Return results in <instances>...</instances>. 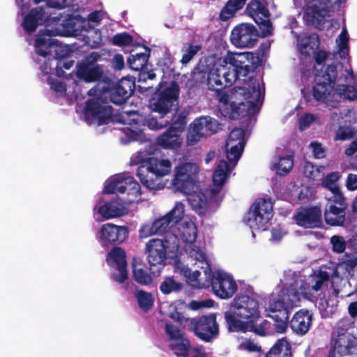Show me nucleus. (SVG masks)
Wrapping results in <instances>:
<instances>
[{
	"instance_id": "obj_6",
	"label": "nucleus",
	"mask_w": 357,
	"mask_h": 357,
	"mask_svg": "<svg viewBox=\"0 0 357 357\" xmlns=\"http://www.w3.org/2000/svg\"><path fill=\"white\" fill-rule=\"evenodd\" d=\"M179 94L180 87L176 81L160 82L151 100L152 112L165 117L177 105Z\"/></svg>"
},
{
	"instance_id": "obj_17",
	"label": "nucleus",
	"mask_w": 357,
	"mask_h": 357,
	"mask_svg": "<svg viewBox=\"0 0 357 357\" xmlns=\"http://www.w3.org/2000/svg\"><path fill=\"white\" fill-rule=\"evenodd\" d=\"M211 285L214 294L222 299L232 297L237 291V284L232 277L220 271L213 273Z\"/></svg>"
},
{
	"instance_id": "obj_41",
	"label": "nucleus",
	"mask_w": 357,
	"mask_h": 357,
	"mask_svg": "<svg viewBox=\"0 0 357 357\" xmlns=\"http://www.w3.org/2000/svg\"><path fill=\"white\" fill-rule=\"evenodd\" d=\"M197 120L207 135L215 134L221 129V124L218 121L209 116H201Z\"/></svg>"
},
{
	"instance_id": "obj_52",
	"label": "nucleus",
	"mask_w": 357,
	"mask_h": 357,
	"mask_svg": "<svg viewBox=\"0 0 357 357\" xmlns=\"http://www.w3.org/2000/svg\"><path fill=\"white\" fill-rule=\"evenodd\" d=\"M232 143L245 144V130L243 128H235L230 132L227 141V146H229V144Z\"/></svg>"
},
{
	"instance_id": "obj_18",
	"label": "nucleus",
	"mask_w": 357,
	"mask_h": 357,
	"mask_svg": "<svg viewBox=\"0 0 357 357\" xmlns=\"http://www.w3.org/2000/svg\"><path fill=\"white\" fill-rule=\"evenodd\" d=\"M167 248L165 241L159 238H152L146 243L145 254L151 267L158 266L162 268L165 266Z\"/></svg>"
},
{
	"instance_id": "obj_13",
	"label": "nucleus",
	"mask_w": 357,
	"mask_h": 357,
	"mask_svg": "<svg viewBox=\"0 0 357 357\" xmlns=\"http://www.w3.org/2000/svg\"><path fill=\"white\" fill-rule=\"evenodd\" d=\"M246 12L259 25L262 37L273 34V29L269 18V10L259 0L250 1L247 5Z\"/></svg>"
},
{
	"instance_id": "obj_7",
	"label": "nucleus",
	"mask_w": 357,
	"mask_h": 357,
	"mask_svg": "<svg viewBox=\"0 0 357 357\" xmlns=\"http://www.w3.org/2000/svg\"><path fill=\"white\" fill-rule=\"evenodd\" d=\"M273 204L271 198H259L251 205L245 221L251 228L266 230L273 215Z\"/></svg>"
},
{
	"instance_id": "obj_63",
	"label": "nucleus",
	"mask_w": 357,
	"mask_h": 357,
	"mask_svg": "<svg viewBox=\"0 0 357 357\" xmlns=\"http://www.w3.org/2000/svg\"><path fill=\"white\" fill-rule=\"evenodd\" d=\"M340 40L338 43L339 50L343 51L344 49H348L349 38L347 36V31L345 28L342 29L340 34L338 36Z\"/></svg>"
},
{
	"instance_id": "obj_27",
	"label": "nucleus",
	"mask_w": 357,
	"mask_h": 357,
	"mask_svg": "<svg viewBox=\"0 0 357 357\" xmlns=\"http://www.w3.org/2000/svg\"><path fill=\"white\" fill-rule=\"evenodd\" d=\"M45 8L38 6L31 9L24 17L22 26L26 33L34 32L44 22Z\"/></svg>"
},
{
	"instance_id": "obj_9",
	"label": "nucleus",
	"mask_w": 357,
	"mask_h": 357,
	"mask_svg": "<svg viewBox=\"0 0 357 357\" xmlns=\"http://www.w3.org/2000/svg\"><path fill=\"white\" fill-rule=\"evenodd\" d=\"M303 97L306 102H309L313 99L317 102L324 103L326 106L331 108H336L338 106L339 100L335 98L337 91L335 86L324 82L314 79V84L312 89V94L307 92L305 89L301 90Z\"/></svg>"
},
{
	"instance_id": "obj_62",
	"label": "nucleus",
	"mask_w": 357,
	"mask_h": 357,
	"mask_svg": "<svg viewBox=\"0 0 357 357\" xmlns=\"http://www.w3.org/2000/svg\"><path fill=\"white\" fill-rule=\"evenodd\" d=\"M345 356L357 354V338L349 335Z\"/></svg>"
},
{
	"instance_id": "obj_12",
	"label": "nucleus",
	"mask_w": 357,
	"mask_h": 357,
	"mask_svg": "<svg viewBox=\"0 0 357 357\" xmlns=\"http://www.w3.org/2000/svg\"><path fill=\"white\" fill-rule=\"evenodd\" d=\"M259 32L252 24L241 23L231 30L230 41L236 47H252L258 40Z\"/></svg>"
},
{
	"instance_id": "obj_48",
	"label": "nucleus",
	"mask_w": 357,
	"mask_h": 357,
	"mask_svg": "<svg viewBox=\"0 0 357 357\" xmlns=\"http://www.w3.org/2000/svg\"><path fill=\"white\" fill-rule=\"evenodd\" d=\"M245 144L232 143L229 146H226L227 158L230 162H237L241 158Z\"/></svg>"
},
{
	"instance_id": "obj_50",
	"label": "nucleus",
	"mask_w": 357,
	"mask_h": 357,
	"mask_svg": "<svg viewBox=\"0 0 357 357\" xmlns=\"http://www.w3.org/2000/svg\"><path fill=\"white\" fill-rule=\"evenodd\" d=\"M164 117L160 115L159 119L153 116L151 114L146 119V125L151 130H160L169 126V121L164 120Z\"/></svg>"
},
{
	"instance_id": "obj_46",
	"label": "nucleus",
	"mask_w": 357,
	"mask_h": 357,
	"mask_svg": "<svg viewBox=\"0 0 357 357\" xmlns=\"http://www.w3.org/2000/svg\"><path fill=\"white\" fill-rule=\"evenodd\" d=\"M185 214V206L181 202H178L175 204L174 208L165 214L174 225H176L181 221Z\"/></svg>"
},
{
	"instance_id": "obj_29",
	"label": "nucleus",
	"mask_w": 357,
	"mask_h": 357,
	"mask_svg": "<svg viewBox=\"0 0 357 357\" xmlns=\"http://www.w3.org/2000/svg\"><path fill=\"white\" fill-rule=\"evenodd\" d=\"M132 273L133 280L143 286H148L153 282L151 275L148 272L144 264L134 259L132 263Z\"/></svg>"
},
{
	"instance_id": "obj_42",
	"label": "nucleus",
	"mask_w": 357,
	"mask_h": 357,
	"mask_svg": "<svg viewBox=\"0 0 357 357\" xmlns=\"http://www.w3.org/2000/svg\"><path fill=\"white\" fill-rule=\"evenodd\" d=\"M55 40L51 38H38L35 41V49L38 54L46 56L51 54Z\"/></svg>"
},
{
	"instance_id": "obj_3",
	"label": "nucleus",
	"mask_w": 357,
	"mask_h": 357,
	"mask_svg": "<svg viewBox=\"0 0 357 357\" xmlns=\"http://www.w3.org/2000/svg\"><path fill=\"white\" fill-rule=\"evenodd\" d=\"M309 289L307 283L295 282L282 288L278 297L270 301L266 310L268 316L275 321L277 332L286 331L291 310L298 305L302 297L307 296Z\"/></svg>"
},
{
	"instance_id": "obj_61",
	"label": "nucleus",
	"mask_w": 357,
	"mask_h": 357,
	"mask_svg": "<svg viewBox=\"0 0 357 357\" xmlns=\"http://www.w3.org/2000/svg\"><path fill=\"white\" fill-rule=\"evenodd\" d=\"M137 71L139 72V82H146L147 79H153L155 77V74L154 73L153 70L149 69V66H146V68H143Z\"/></svg>"
},
{
	"instance_id": "obj_57",
	"label": "nucleus",
	"mask_w": 357,
	"mask_h": 357,
	"mask_svg": "<svg viewBox=\"0 0 357 357\" xmlns=\"http://www.w3.org/2000/svg\"><path fill=\"white\" fill-rule=\"evenodd\" d=\"M75 63V61L73 59H61L58 61L57 64L56 66V74L59 77L64 76L63 68L66 70L70 69Z\"/></svg>"
},
{
	"instance_id": "obj_22",
	"label": "nucleus",
	"mask_w": 357,
	"mask_h": 357,
	"mask_svg": "<svg viewBox=\"0 0 357 357\" xmlns=\"http://www.w3.org/2000/svg\"><path fill=\"white\" fill-rule=\"evenodd\" d=\"M174 226L171 220L165 215L151 223L143 225L139 229V236L141 238H146L153 235H164Z\"/></svg>"
},
{
	"instance_id": "obj_64",
	"label": "nucleus",
	"mask_w": 357,
	"mask_h": 357,
	"mask_svg": "<svg viewBox=\"0 0 357 357\" xmlns=\"http://www.w3.org/2000/svg\"><path fill=\"white\" fill-rule=\"evenodd\" d=\"M347 188L349 190L354 191L357 190V174H349L346 183Z\"/></svg>"
},
{
	"instance_id": "obj_15",
	"label": "nucleus",
	"mask_w": 357,
	"mask_h": 357,
	"mask_svg": "<svg viewBox=\"0 0 357 357\" xmlns=\"http://www.w3.org/2000/svg\"><path fill=\"white\" fill-rule=\"evenodd\" d=\"M84 111L86 119L95 120L101 126L109 122L113 108L104 102L102 98L98 97L89 99L85 103Z\"/></svg>"
},
{
	"instance_id": "obj_38",
	"label": "nucleus",
	"mask_w": 357,
	"mask_h": 357,
	"mask_svg": "<svg viewBox=\"0 0 357 357\" xmlns=\"http://www.w3.org/2000/svg\"><path fill=\"white\" fill-rule=\"evenodd\" d=\"M202 127L199 125L197 120L195 119L190 125L187 133L186 142L188 145L196 144L202 137L206 136Z\"/></svg>"
},
{
	"instance_id": "obj_36",
	"label": "nucleus",
	"mask_w": 357,
	"mask_h": 357,
	"mask_svg": "<svg viewBox=\"0 0 357 357\" xmlns=\"http://www.w3.org/2000/svg\"><path fill=\"white\" fill-rule=\"evenodd\" d=\"M181 238L188 243H194L197 237V228L191 221L183 222L178 228Z\"/></svg>"
},
{
	"instance_id": "obj_1",
	"label": "nucleus",
	"mask_w": 357,
	"mask_h": 357,
	"mask_svg": "<svg viewBox=\"0 0 357 357\" xmlns=\"http://www.w3.org/2000/svg\"><path fill=\"white\" fill-rule=\"evenodd\" d=\"M260 63L261 59L255 53L227 52L213 63H199L195 68L193 79L197 84H206L208 90L215 91L218 100L228 105L229 96L223 89L238 79L248 82L246 78Z\"/></svg>"
},
{
	"instance_id": "obj_58",
	"label": "nucleus",
	"mask_w": 357,
	"mask_h": 357,
	"mask_svg": "<svg viewBox=\"0 0 357 357\" xmlns=\"http://www.w3.org/2000/svg\"><path fill=\"white\" fill-rule=\"evenodd\" d=\"M165 331L169 340H176L184 335L178 327L172 324L167 323L165 324Z\"/></svg>"
},
{
	"instance_id": "obj_26",
	"label": "nucleus",
	"mask_w": 357,
	"mask_h": 357,
	"mask_svg": "<svg viewBox=\"0 0 357 357\" xmlns=\"http://www.w3.org/2000/svg\"><path fill=\"white\" fill-rule=\"evenodd\" d=\"M347 208L326 204L324 213V221L331 227H342L346 221V210Z\"/></svg>"
},
{
	"instance_id": "obj_35",
	"label": "nucleus",
	"mask_w": 357,
	"mask_h": 357,
	"mask_svg": "<svg viewBox=\"0 0 357 357\" xmlns=\"http://www.w3.org/2000/svg\"><path fill=\"white\" fill-rule=\"evenodd\" d=\"M248 0H228L222 8L219 19L222 22H226L234 17L236 13L241 10Z\"/></svg>"
},
{
	"instance_id": "obj_30",
	"label": "nucleus",
	"mask_w": 357,
	"mask_h": 357,
	"mask_svg": "<svg viewBox=\"0 0 357 357\" xmlns=\"http://www.w3.org/2000/svg\"><path fill=\"white\" fill-rule=\"evenodd\" d=\"M188 202L192 208L199 215H204L207 213L208 202L206 195L202 191L194 192L188 196Z\"/></svg>"
},
{
	"instance_id": "obj_5",
	"label": "nucleus",
	"mask_w": 357,
	"mask_h": 357,
	"mask_svg": "<svg viewBox=\"0 0 357 357\" xmlns=\"http://www.w3.org/2000/svg\"><path fill=\"white\" fill-rule=\"evenodd\" d=\"M133 163L139 165L137 175L147 189L158 190L165 187L162 178L171 172L172 162L169 160L154 157L141 158L137 156Z\"/></svg>"
},
{
	"instance_id": "obj_40",
	"label": "nucleus",
	"mask_w": 357,
	"mask_h": 357,
	"mask_svg": "<svg viewBox=\"0 0 357 357\" xmlns=\"http://www.w3.org/2000/svg\"><path fill=\"white\" fill-rule=\"evenodd\" d=\"M149 53L140 52L131 54L128 59V64L130 69L135 71L146 68Z\"/></svg>"
},
{
	"instance_id": "obj_45",
	"label": "nucleus",
	"mask_w": 357,
	"mask_h": 357,
	"mask_svg": "<svg viewBox=\"0 0 357 357\" xmlns=\"http://www.w3.org/2000/svg\"><path fill=\"white\" fill-rule=\"evenodd\" d=\"M336 91L337 96H335V98L339 100V102L342 96L349 100L357 99V89L354 86L347 84L339 85Z\"/></svg>"
},
{
	"instance_id": "obj_56",
	"label": "nucleus",
	"mask_w": 357,
	"mask_h": 357,
	"mask_svg": "<svg viewBox=\"0 0 357 357\" xmlns=\"http://www.w3.org/2000/svg\"><path fill=\"white\" fill-rule=\"evenodd\" d=\"M331 243L334 252L342 253L346 249V242L342 236L334 235L331 238Z\"/></svg>"
},
{
	"instance_id": "obj_8",
	"label": "nucleus",
	"mask_w": 357,
	"mask_h": 357,
	"mask_svg": "<svg viewBox=\"0 0 357 357\" xmlns=\"http://www.w3.org/2000/svg\"><path fill=\"white\" fill-rule=\"evenodd\" d=\"M100 55L92 52L84 60L78 62L75 70V77L78 81L86 83L105 82L106 75L102 65L97 63Z\"/></svg>"
},
{
	"instance_id": "obj_24",
	"label": "nucleus",
	"mask_w": 357,
	"mask_h": 357,
	"mask_svg": "<svg viewBox=\"0 0 357 357\" xmlns=\"http://www.w3.org/2000/svg\"><path fill=\"white\" fill-rule=\"evenodd\" d=\"M230 174L228 162L222 159L219 161L213 174V186L210 189L211 199H215L221 191Z\"/></svg>"
},
{
	"instance_id": "obj_2",
	"label": "nucleus",
	"mask_w": 357,
	"mask_h": 357,
	"mask_svg": "<svg viewBox=\"0 0 357 357\" xmlns=\"http://www.w3.org/2000/svg\"><path fill=\"white\" fill-rule=\"evenodd\" d=\"M233 310L225 313L228 330L231 332H254L264 335L263 329L257 328V322L261 317L258 300L247 294H238L233 300Z\"/></svg>"
},
{
	"instance_id": "obj_23",
	"label": "nucleus",
	"mask_w": 357,
	"mask_h": 357,
	"mask_svg": "<svg viewBox=\"0 0 357 357\" xmlns=\"http://www.w3.org/2000/svg\"><path fill=\"white\" fill-rule=\"evenodd\" d=\"M312 313L307 309L297 311L289 321V326L294 333L298 335L307 333L312 325Z\"/></svg>"
},
{
	"instance_id": "obj_55",
	"label": "nucleus",
	"mask_w": 357,
	"mask_h": 357,
	"mask_svg": "<svg viewBox=\"0 0 357 357\" xmlns=\"http://www.w3.org/2000/svg\"><path fill=\"white\" fill-rule=\"evenodd\" d=\"M201 46L198 45H190L185 50H183V54L181 62L183 64H187L200 50Z\"/></svg>"
},
{
	"instance_id": "obj_14",
	"label": "nucleus",
	"mask_w": 357,
	"mask_h": 357,
	"mask_svg": "<svg viewBox=\"0 0 357 357\" xmlns=\"http://www.w3.org/2000/svg\"><path fill=\"white\" fill-rule=\"evenodd\" d=\"M198 172V167L192 162H184L174 168L172 185L178 191L190 190L194 185L195 176Z\"/></svg>"
},
{
	"instance_id": "obj_16",
	"label": "nucleus",
	"mask_w": 357,
	"mask_h": 357,
	"mask_svg": "<svg viewBox=\"0 0 357 357\" xmlns=\"http://www.w3.org/2000/svg\"><path fill=\"white\" fill-rule=\"evenodd\" d=\"M103 192L105 194L127 192L137 197L141 195V188L133 177L118 175L105 185Z\"/></svg>"
},
{
	"instance_id": "obj_21",
	"label": "nucleus",
	"mask_w": 357,
	"mask_h": 357,
	"mask_svg": "<svg viewBox=\"0 0 357 357\" xmlns=\"http://www.w3.org/2000/svg\"><path fill=\"white\" fill-rule=\"evenodd\" d=\"M135 89V79L123 77L109 89L110 101L116 105H121L131 96Z\"/></svg>"
},
{
	"instance_id": "obj_31",
	"label": "nucleus",
	"mask_w": 357,
	"mask_h": 357,
	"mask_svg": "<svg viewBox=\"0 0 357 357\" xmlns=\"http://www.w3.org/2000/svg\"><path fill=\"white\" fill-rule=\"evenodd\" d=\"M156 144L163 149H176L181 146L179 133L168 129L156 139Z\"/></svg>"
},
{
	"instance_id": "obj_32",
	"label": "nucleus",
	"mask_w": 357,
	"mask_h": 357,
	"mask_svg": "<svg viewBox=\"0 0 357 357\" xmlns=\"http://www.w3.org/2000/svg\"><path fill=\"white\" fill-rule=\"evenodd\" d=\"M349 335L345 333H338L331 341V348L328 351V357H342L345 356Z\"/></svg>"
},
{
	"instance_id": "obj_39",
	"label": "nucleus",
	"mask_w": 357,
	"mask_h": 357,
	"mask_svg": "<svg viewBox=\"0 0 357 357\" xmlns=\"http://www.w3.org/2000/svg\"><path fill=\"white\" fill-rule=\"evenodd\" d=\"M134 295L139 307L144 312L149 311L153 307L154 297L151 293L142 289H135Z\"/></svg>"
},
{
	"instance_id": "obj_47",
	"label": "nucleus",
	"mask_w": 357,
	"mask_h": 357,
	"mask_svg": "<svg viewBox=\"0 0 357 357\" xmlns=\"http://www.w3.org/2000/svg\"><path fill=\"white\" fill-rule=\"evenodd\" d=\"M294 166L292 156L287 155L280 157L278 162L275 165L277 173L280 176H286Z\"/></svg>"
},
{
	"instance_id": "obj_44",
	"label": "nucleus",
	"mask_w": 357,
	"mask_h": 357,
	"mask_svg": "<svg viewBox=\"0 0 357 357\" xmlns=\"http://www.w3.org/2000/svg\"><path fill=\"white\" fill-rule=\"evenodd\" d=\"M187 115L184 112L174 113L169 121V128L178 133L182 132L187 124Z\"/></svg>"
},
{
	"instance_id": "obj_51",
	"label": "nucleus",
	"mask_w": 357,
	"mask_h": 357,
	"mask_svg": "<svg viewBox=\"0 0 357 357\" xmlns=\"http://www.w3.org/2000/svg\"><path fill=\"white\" fill-rule=\"evenodd\" d=\"M331 197L327 199L326 204H333L337 206L346 207L347 208V199L342 192L340 188H337V190H332Z\"/></svg>"
},
{
	"instance_id": "obj_20",
	"label": "nucleus",
	"mask_w": 357,
	"mask_h": 357,
	"mask_svg": "<svg viewBox=\"0 0 357 357\" xmlns=\"http://www.w3.org/2000/svg\"><path fill=\"white\" fill-rule=\"evenodd\" d=\"M107 260L115 264V271L111 274V278L119 284L123 283L128 278L126 255L125 250L118 246H114L107 254Z\"/></svg>"
},
{
	"instance_id": "obj_53",
	"label": "nucleus",
	"mask_w": 357,
	"mask_h": 357,
	"mask_svg": "<svg viewBox=\"0 0 357 357\" xmlns=\"http://www.w3.org/2000/svg\"><path fill=\"white\" fill-rule=\"evenodd\" d=\"M112 42L113 45L116 46H128L132 45L133 36L127 32L116 33L112 37Z\"/></svg>"
},
{
	"instance_id": "obj_59",
	"label": "nucleus",
	"mask_w": 357,
	"mask_h": 357,
	"mask_svg": "<svg viewBox=\"0 0 357 357\" xmlns=\"http://www.w3.org/2000/svg\"><path fill=\"white\" fill-rule=\"evenodd\" d=\"M315 121V116L310 114L306 113L301 116L299 118V129L303 131L305 130L307 128L310 127V126Z\"/></svg>"
},
{
	"instance_id": "obj_37",
	"label": "nucleus",
	"mask_w": 357,
	"mask_h": 357,
	"mask_svg": "<svg viewBox=\"0 0 357 357\" xmlns=\"http://www.w3.org/2000/svg\"><path fill=\"white\" fill-rule=\"evenodd\" d=\"M174 353L179 357H188L191 349V344L188 339L183 336L174 340L170 344Z\"/></svg>"
},
{
	"instance_id": "obj_25",
	"label": "nucleus",
	"mask_w": 357,
	"mask_h": 357,
	"mask_svg": "<svg viewBox=\"0 0 357 357\" xmlns=\"http://www.w3.org/2000/svg\"><path fill=\"white\" fill-rule=\"evenodd\" d=\"M87 25L86 20L79 15H68L61 23L65 34L73 36H82L84 31L88 32Z\"/></svg>"
},
{
	"instance_id": "obj_19",
	"label": "nucleus",
	"mask_w": 357,
	"mask_h": 357,
	"mask_svg": "<svg viewBox=\"0 0 357 357\" xmlns=\"http://www.w3.org/2000/svg\"><path fill=\"white\" fill-rule=\"evenodd\" d=\"M321 206H311L302 208L294 216L296 224L303 228H320L323 225Z\"/></svg>"
},
{
	"instance_id": "obj_54",
	"label": "nucleus",
	"mask_w": 357,
	"mask_h": 357,
	"mask_svg": "<svg viewBox=\"0 0 357 357\" xmlns=\"http://www.w3.org/2000/svg\"><path fill=\"white\" fill-rule=\"evenodd\" d=\"M319 37L317 33H314L308 35L304 39V42L301 44V45L304 50L309 48L311 50H314L319 48Z\"/></svg>"
},
{
	"instance_id": "obj_60",
	"label": "nucleus",
	"mask_w": 357,
	"mask_h": 357,
	"mask_svg": "<svg viewBox=\"0 0 357 357\" xmlns=\"http://www.w3.org/2000/svg\"><path fill=\"white\" fill-rule=\"evenodd\" d=\"M310 146L312 148L313 155L317 159H322L326 156L325 149L321 144L318 142H312Z\"/></svg>"
},
{
	"instance_id": "obj_34",
	"label": "nucleus",
	"mask_w": 357,
	"mask_h": 357,
	"mask_svg": "<svg viewBox=\"0 0 357 357\" xmlns=\"http://www.w3.org/2000/svg\"><path fill=\"white\" fill-rule=\"evenodd\" d=\"M291 356V345L286 337L278 339L265 357H290Z\"/></svg>"
},
{
	"instance_id": "obj_11",
	"label": "nucleus",
	"mask_w": 357,
	"mask_h": 357,
	"mask_svg": "<svg viewBox=\"0 0 357 357\" xmlns=\"http://www.w3.org/2000/svg\"><path fill=\"white\" fill-rule=\"evenodd\" d=\"M195 334L202 340L209 342L218 335V324L215 314L202 315L190 320Z\"/></svg>"
},
{
	"instance_id": "obj_4",
	"label": "nucleus",
	"mask_w": 357,
	"mask_h": 357,
	"mask_svg": "<svg viewBox=\"0 0 357 357\" xmlns=\"http://www.w3.org/2000/svg\"><path fill=\"white\" fill-rule=\"evenodd\" d=\"M235 98L227 108V115L230 119H240L258 112V103L261 98L259 81L252 76L248 77V82L234 88Z\"/></svg>"
},
{
	"instance_id": "obj_28",
	"label": "nucleus",
	"mask_w": 357,
	"mask_h": 357,
	"mask_svg": "<svg viewBox=\"0 0 357 357\" xmlns=\"http://www.w3.org/2000/svg\"><path fill=\"white\" fill-rule=\"evenodd\" d=\"M124 207L119 202L113 200L106 202L98 208V213L104 220L122 216L125 214Z\"/></svg>"
},
{
	"instance_id": "obj_43",
	"label": "nucleus",
	"mask_w": 357,
	"mask_h": 357,
	"mask_svg": "<svg viewBox=\"0 0 357 357\" xmlns=\"http://www.w3.org/2000/svg\"><path fill=\"white\" fill-rule=\"evenodd\" d=\"M183 287V284L175 280L173 277H166L160 285V290L163 294L167 295L181 291Z\"/></svg>"
},
{
	"instance_id": "obj_10",
	"label": "nucleus",
	"mask_w": 357,
	"mask_h": 357,
	"mask_svg": "<svg viewBox=\"0 0 357 357\" xmlns=\"http://www.w3.org/2000/svg\"><path fill=\"white\" fill-rule=\"evenodd\" d=\"M129 229L126 225L119 226L113 223L103 224L97 233V239L102 247L116 246L128 237Z\"/></svg>"
},
{
	"instance_id": "obj_33",
	"label": "nucleus",
	"mask_w": 357,
	"mask_h": 357,
	"mask_svg": "<svg viewBox=\"0 0 357 357\" xmlns=\"http://www.w3.org/2000/svg\"><path fill=\"white\" fill-rule=\"evenodd\" d=\"M337 68L336 64L324 65L314 75V80L329 83L335 86L337 78Z\"/></svg>"
},
{
	"instance_id": "obj_49",
	"label": "nucleus",
	"mask_w": 357,
	"mask_h": 357,
	"mask_svg": "<svg viewBox=\"0 0 357 357\" xmlns=\"http://www.w3.org/2000/svg\"><path fill=\"white\" fill-rule=\"evenodd\" d=\"M340 175L337 172H332L328 173L321 181V186L328 189L330 191L337 190L340 188L337 185V181L340 179Z\"/></svg>"
}]
</instances>
